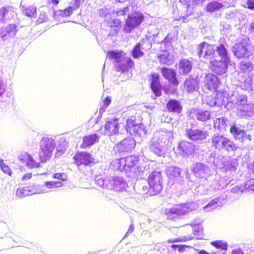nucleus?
Instances as JSON below:
<instances>
[{"mask_svg":"<svg viewBox=\"0 0 254 254\" xmlns=\"http://www.w3.org/2000/svg\"><path fill=\"white\" fill-rule=\"evenodd\" d=\"M196 52L201 61L210 62V69L212 72L219 75L226 72L230 62L218 60L212 45L205 42H202L197 46Z\"/></svg>","mask_w":254,"mask_h":254,"instance_id":"obj_1","label":"nucleus"},{"mask_svg":"<svg viewBox=\"0 0 254 254\" xmlns=\"http://www.w3.org/2000/svg\"><path fill=\"white\" fill-rule=\"evenodd\" d=\"M149 188L147 186L142 188L143 194L150 196L159 193L163 188V180L160 172L153 171L148 177Z\"/></svg>","mask_w":254,"mask_h":254,"instance_id":"obj_2","label":"nucleus"},{"mask_svg":"<svg viewBox=\"0 0 254 254\" xmlns=\"http://www.w3.org/2000/svg\"><path fill=\"white\" fill-rule=\"evenodd\" d=\"M39 159L42 163L46 162L52 156L56 146V142L53 138L46 136L42 138L39 142Z\"/></svg>","mask_w":254,"mask_h":254,"instance_id":"obj_3","label":"nucleus"},{"mask_svg":"<svg viewBox=\"0 0 254 254\" xmlns=\"http://www.w3.org/2000/svg\"><path fill=\"white\" fill-rule=\"evenodd\" d=\"M211 141L213 146L219 150H225L230 152L237 149V146L232 140L218 133L213 135Z\"/></svg>","mask_w":254,"mask_h":254,"instance_id":"obj_4","label":"nucleus"},{"mask_svg":"<svg viewBox=\"0 0 254 254\" xmlns=\"http://www.w3.org/2000/svg\"><path fill=\"white\" fill-rule=\"evenodd\" d=\"M73 163L80 170L82 167H91L95 164L92 155L87 151H77L73 156Z\"/></svg>","mask_w":254,"mask_h":254,"instance_id":"obj_5","label":"nucleus"},{"mask_svg":"<svg viewBox=\"0 0 254 254\" xmlns=\"http://www.w3.org/2000/svg\"><path fill=\"white\" fill-rule=\"evenodd\" d=\"M249 41V39L243 38L232 47V51L236 58H247L252 54V47Z\"/></svg>","mask_w":254,"mask_h":254,"instance_id":"obj_6","label":"nucleus"},{"mask_svg":"<svg viewBox=\"0 0 254 254\" xmlns=\"http://www.w3.org/2000/svg\"><path fill=\"white\" fill-rule=\"evenodd\" d=\"M144 19L143 14L137 11L128 15L125 20L123 31L126 33H130L135 27L140 25Z\"/></svg>","mask_w":254,"mask_h":254,"instance_id":"obj_7","label":"nucleus"},{"mask_svg":"<svg viewBox=\"0 0 254 254\" xmlns=\"http://www.w3.org/2000/svg\"><path fill=\"white\" fill-rule=\"evenodd\" d=\"M160 71L163 77L168 81L169 85L167 87H164L165 93H168L170 90H176L179 84V81L177 77V73L174 69L163 67Z\"/></svg>","mask_w":254,"mask_h":254,"instance_id":"obj_8","label":"nucleus"},{"mask_svg":"<svg viewBox=\"0 0 254 254\" xmlns=\"http://www.w3.org/2000/svg\"><path fill=\"white\" fill-rule=\"evenodd\" d=\"M189 211L188 208L185 204H181L171 208H165L162 210V213L166 216L167 219L175 220L179 216L184 215Z\"/></svg>","mask_w":254,"mask_h":254,"instance_id":"obj_9","label":"nucleus"},{"mask_svg":"<svg viewBox=\"0 0 254 254\" xmlns=\"http://www.w3.org/2000/svg\"><path fill=\"white\" fill-rule=\"evenodd\" d=\"M160 79V76L158 73L152 72L149 75L150 88L156 97H160L162 95L163 86Z\"/></svg>","mask_w":254,"mask_h":254,"instance_id":"obj_10","label":"nucleus"},{"mask_svg":"<svg viewBox=\"0 0 254 254\" xmlns=\"http://www.w3.org/2000/svg\"><path fill=\"white\" fill-rule=\"evenodd\" d=\"M143 125L137 123L136 118L131 116L126 120L125 128L127 132L131 135H135L140 134L143 130Z\"/></svg>","mask_w":254,"mask_h":254,"instance_id":"obj_11","label":"nucleus"},{"mask_svg":"<svg viewBox=\"0 0 254 254\" xmlns=\"http://www.w3.org/2000/svg\"><path fill=\"white\" fill-rule=\"evenodd\" d=\"M134 66L133 61L130 58L125 57L122 62L115 64L116 70L122 74L131 71Z\"/></svg>","mask_w":254,"mask_h":254,"instance_id":"obj_12","label":"nucleus"},{"mask_svg":"<svg viewBox=\"0 0 254 254\" xmlns=\"http://www.w3.org/2000/svg\"><path fill=\"white\" fill-rule=\"evenodd\" d=\"M135 145L134 139L130 137L124 138L117 144L114 148L118 152H128L134 149Z\"/></svg>","mask_w":254,"mask_h":254,"instance_id":"obj_13","label":"nucleus"},{"mask_svg":"<svg viewBox=\"0 0 254 254\" xmlns=\"http://www.w3.org/2000/svg\"><path fill=\"white\" fill-rule=\"evenodd\" d=\"M120 123L117 118L108 120L105 124L104 134L108 136L116 134L119 132Z\"/></svg>","mask_w":254,"mask_h":254,"instance_id":"obj_14","label":"nucleus"},{"mask_svg":"<svg viewBox=\"0 0 254 254\" xmlns=\"http://www.w3.org/2000/svg\"><path fill=\"white\" fill-rule=\"evenodd\" d=\"M19 160L23 163H25L27 167L30 169L38 168L40 163L35 161L33 157L26 151L21 152L18 155Z\"/></svg>","mask_w":254,"mask_h":254,"instance_id":"obj_15","label":"nucleus"},{"mask_svg":"<svg viewBox=\"0 0 254 254\" xmlns=\"http://www.w3.org/2000/svg\"><path fill=\"white\" fill-rule=\"evenodd\" d=\"M236 114L241 118L249 119L254 116V104L248 103L244 106H241L240 110H237Z\"/></svg>","mask_w":254,"mask_h":254,"instance_id":"obj_16","label":"nucleus"},{"mask_svg":"<svg viewBox=\"0 0 254 254\" xmlns=\"http://www.w3.org/2000/svg\"><path fill=\"white\" fill-rule=\"evenodd\" d=\"M203 221L202 218L197 219L196 221H194L191 223V229L193 231L194 237H191V242L197 240L202 239L204 236L203 227L201 224Z\"/></svg>","mask_w":254,"mask_h":254,"instance_id":"obj_17","label":"nucleus"},{"mask_svg":"<svg viewBox=\"0 0 254 254\" xmlns=\"http://www.w3.org/2000/svg\"><path fill=\"white\" fill-rule=\"evenodd\" d=\"M139 161V158L136 155H129L120 159V165L122 166L124 169L128 171L137 165Z\"/></svg>","mask_w":254,"mask_h":254,"instance_id":"obj_18","label":"nucleus"},{"mask_svg":"<svg viewBox=\"0 0 254 254\" xmlns=\"http://www.w3.org/2000/svg\"><path fill=\"white\" fill-rule=\"evenodd\" d=\"M226 198V196L224 194L215 197L206 205L203 206V209L206 212H209L218 206H221L225 203Z\"/></svg>","mask_w":254,"mask_h":254,"instance_id":"obj_19","label":"nucleus"},{"mask_svg":"<svg viewBox=\"0 0 254 254\" xmlns=\"http://www.w3.org/2000/svg\"><path fill=\"white\" fill-rule=\"evenodd\" d=\"M220 84V79L214 74L209 73L206 75L205 85L209 90L216 91Z\"/></svg>","mask_w":254,"mask_h":254,"instance_id":"obj_20","label":"nucleus"},{"mask_svg":"<svg viewBox=\"0 0 254 254\" xmlns=\"http://www.w3.org/2000/svg\"><path fill=\"white\" fill-rule=\"evenodd\" d=\"M191 115H192L191 118L196 119L202 122H206L211 118V113L203 109H191Z\"/></svg>","mask_w":254,"mask_h":254,"instance_id":"obj_21","label":"nucleus"},{"mask_svg":"<svg viewBox=\"0 0 254 254\" xmlns=\"http://www.w3.org/2000/svg\"><path fill=\"white\" fill-rule=\"evenodd\" d=\"M192 171L196 177L203 178L205 177V175L209 174L210 169L202 163H196Z\"/></svg>","mask_w":254,"mask_h":254,"instance_id":"obj_22","label":"nucleus"},{"mask_svg":"<svg viewBox=\"0 0 254 254\" xmlns=\"http://www.w3.org/2000/svg\"><path fill=\"white\" fill-rule=\"evenodd\" d=\"M99 137L98 135L94 133L83 137L82 142L80 144V147L82 149H85L90 147L95 142H98Z\"/></svg>","mask_w":254,"mask_h":254,"instance_id":"obj_23","label":"nucleus"},{"mask_svg":"<svg viewBox=\"0 0 254 254\" xmlns=\"http://www.w3.org/2000/svg\"><path fill=\"white\" fill-rule=\"evenodd\" d=\"M17 31L16 25L15 24H9L0 29V37L2 38L7 36L12 37L15 35Z\"/></svg>","mask_w":254,"mask_h":254,"instance_id":"obj_24","label":"nucleus"},{"mask_svg":"<svg viewBox=\"0 0 254 254\" xmlns=\"http://www.w3.org/2000/svg\"><path fill=\"white\" fill-rule=\"evenodd\" d=\"M191 126V140L201 141L206 138L208 132L204 129H192Z\"/></svg>","mask_w":254,"mask_h":254,"instance_id":"obj_25","label":"nucleus"},{"mask_svg":"<svg viewBox=\"0 0 254 254\" xmlns=\"http://www.w3.org/2000/svg\"><path fill=\"white\" fill-rule=\"evenodd\" d=\"M230 131L237 140L240 141L243 140L245 131L244 127H242L240 124H235L231 127Z\"/></svg>","mask_w":254,"mask_h":254,"instance_id":"obj_26","label":"nucleus"},{"mask_svg":"<svg viewBox=\"0 0 254 254\" xmlns=\"http://www.w3.org/2000/svg\"><path fill=\"white\" fill-rule=\"evenodd\" d=\"M166 109L169 112L180 114L182 110V106L178 101L170 100L166 104Z\"/></svg>","mask_w":254,"mask_h":254,"instance_id":"obj_27","label":"nucleus"},{"mask_svg":"<svg viewBox=\"0 0 254 254\" xmlns=\"http://www.w3.org/2000/svg\"><path fill=\"white\" fill-rule=\"evenodd\" d=\"M14 13L13 8L11 6H3L0 8V21L3 22L8 19L9 16H13Z\"/></svg>","mask_w":254,"mask_h":254,"instance_id":"obj_28","label":"nucleus"},{"mask_svg":"<svg viewBox=\"0 0 254 254\" xmlns=\"http://www.w3.org/2000/svg\"><path fill=\"white\" fill-rule=\"evenodd\" d=\"M215 50V54H217L219 56L218 58H221V60H223L224 61H229L230 62V58H229L228 55V51L225 46L223 44H220L216 47V50L214 49Z\"/></svg>","mask_w":254,"mask_h":254,"instance_id":"obj_29","label":"nucleus"},{"mask_svg":"<svg viewBox=\"0 0 254 254\" xmlns=\"http://www.w3.org/2000/svg\"><path fill=\"white\" fill-rule=\"evenodd\" d=\"M108 55L111 59L115 61L116 64L119 63L125 58L126 54L123 53L122 51H110L108 52Z\"/></svg>","mask_w":254,"mask_h":254,"instance_id":"obj_30","label":"nucleus"},{"mask_svg":"<svg viewBox=\"0 0 254 254\" xmlns=\"http://www.w3.org/2000/svg\"><path fill=\"white\" fill-rule=\"evenodd\" d=\"M228 123L227 119L224 117L217 118L214 121V127L220 131H223L226 130Z\"/></svg>","mask_w":254,"mask_h":254,"instance_id":"obj_31","label":"nucleus"},{"mask_svg":"<svg viewBox=\"0 0 254 254\" xmlns=\"http://www.w3.org/2000/svg\"><path fill=\"white\" fill-rule=\"evenodd\" d=\"M179 69L183 73L188 74L190 71V62L188 60H181L179 63Z\"/></svg>","mask_w":254,"mask_h":254,"instance_id":"obj_32","label":"nucleus"},{"mask_svg":"<svg viewBox=\"0 0 254 254\" xmlns=\"http://www.w3.org/2000/svg\"><path fill=\"white\" fill-rule=\"evenodd\" d=\"M160 63L163 64L169 65L171 64V60L170 54L168 52L164 51L158 56Z\"/></svg>","mask_w":254,"mask_h":254,"instance_id":"obj_33","label":"nucleus"},{"mask_svg":"<svg viewBox=\"0 0 254 254\" xmlns=\"http://www.w3.org/2000/svg\"><path fill=\"white\" fill-rule=\"evenodd\" d=\"M223 6V5L222 3L214 1L208 3L206 5V9L207 11L212 12L219 9Z\"/></svg>","mask_w":254,"mask_h":254,"instance_id":"obj_34","label":"nucleus"},{"mask_svg":"<svg viewBox=\"0 0 254 254\" xmlns=\"http://www.w3.org/2000/svg\"><path fill=\"white\" fill-rule=\"evenodd\" d=\"M210 244L216 249H221L222 251H226L228 249L227 243L222 240L212 241Z\"/></svg>","mask_w":254,"mask_h":254,"instance_id":"obj_35","label":"nucleus"},{"mask_svg":"<svg viewBox=\"0 0 254 254\" xmlns=\"http://www.w3.org/2000/svg\"><path fill=\"white\" fill-rule=\"evenodd\" d=\"M142 44L140 43H138L134 47L132 51V56L134 59L138 58L143 56L144 53L141 51Z\"/></svg>","mask_w":254,"mask_h":254,"instance_id":"obj_36","label":"nucleus"},{"mask_svg":"<svg viewBox=\"0 0 254 254\" xmlns=\"http://www.w3.org/2000/svg\"><path fill=\"white\" fill-rule=\"evenodd\" d=\"M216 101V106L221 107L228 101V98L224 97V94L222 92H218L215 96Z\"/></svg>","mask_w":254,"mask_h":254,"instance_id":"obj_37","label":"nucleus"},{"mask_svg":"<svg viewBox=\"0 0 254 254\" xmlns=\"http://www.w3.org/2000/svg\"><path fill=\"white\" fill-rule=\"evenodd\" d=\"M240 69L244 72L251 71L253 68V64L250 62L242 61L239 64Z\"/></svg>","mask_w":254,"mask_h":254,"instance_id":"obj_38","label":"nucleus"},{"mask_svg":"<svg viewBox=\"0 0 254 254\" xmlns=\"http://www.w3.org/2000/svg\"><path fill=\"white\" fill-rule=\"evenodd\" d=\"M239 165V161L237 159L233 158L227 162L226 167L231 171H235Z\"/></svg>","mask_w":254,"mask_h":254,"instance_id":"obj_39","label":"nucleus"},{"mask_svg":"<svg viewBox=\"0 0 254 254\" xmlns=\"http://www.w3.org/2000/svg\"><path fill=\"white\" fill-rule=\"evenodd\" d=\"M247 101V97L246 96L243 95H239L236 102V105L237 108V110H240L241 106H244L247 104L248 103Z\"/></svg>","mask_w":254,"mask_h":254,"instance_id":"obj_40","label":"nucleus"},{"mask_svg":"<svg viewBox=\"0 0 254 254\" xmlns=\"http://www.w3.org/2000/svg\"><path fill=\"white\" fill-rule=\"evenodd\" d=\"M190 146L189 142L182 141L179 144V150L183 153L186 154L189 151Z\"/></svg>","mask_w":254,"mask_h":254,"instance_id":"obj_41","label":"nucleus"},{"mask_svg":"<svg viewBox=\"0 0 254 254\" xmlns=\"http://www.w3.org/2000/svg\"><path fill=\"white\" fill-rule=\"evenodd\" d=\"M74 10H75L69 6L64 9L60 10L59 15L62 17H67L70 16L73 13Z\"/></svg>","mask_w":254,"mask_h":254,"instance_id":"obj_42","label":"nucleus"},{"mask_svg":"<svg viewBox=\"0 0 254 254\" xmlns=\"http://www.w3.org/2000/svg\"><path fill=\"white\" fill-rule=\"evenodd\" d=\"M25 15L28 17H35L36 15V8L34 6H29L24 9Z\"/></svg>","mask_w":254,"mask_h":254,"instance_id":"obj_43","label":"nucleus"},{"mask_svg":"<svg viewBox=\"0 0 254 254\" xmlns=\"http://www.w3.org/2000/svg\"><path fill=\"white\" fill-rule=\"evenodd\" d=\"M204 104H206L208 106L212 107L216 106V101L214 96H207L204 101L203 100Z\"/></svg>","mask_w":254,"mask_h":254,"instance_id":"obj_44","label":"nucleus"},{"mask_svg":"<svg viewBox=\"0 0 254 254\" xmlns=\"http://www.w3.org/2000/svg\"><path fill=\"white\" fill-rule=\"evenodd\" d=\"M45 186L48 189L55 188L57 187H61L63 184L60 181H48L45 183Z\"/></svg>","mask_w":254,"mask_h":254,"instance_id":"obj_45","label":"nucleus"},{"mask_svg":"<svg viewBox=\"0 0 254 254\" xmlns=\"http://www.w3.org/2000/svg\"><path fill=\"white\" fill-rule=\"evenodd\" d=\"M244 188V190H247L249 191L254 190V180L250 179L247 181L244 185H243Z\"/></svg>","mask_w":254,"mask_h":254,"instance_id":"obj_46","label":"nucleus"},{"mask_svg":"<svg viewBox=\"0 0 254 254\" xmlns=\"http://www.w3.org/2000/svg\"><path fill=\"white\" fill-rule=\"evenodd\" d=\"M252 81L250 78H246L244 82H242L241 84V88L245 90H250L252 88Z\"/></svg>","mask_w":254,"mask_h":254,"instance_id":"obj_47","label":"nucleus"},{"mask_svg":"<svg viewBox=\"0 0 254 254\" xmlns=\"http://www.w3.org/2000/svg\"><path fill=\"white\" fill-rule=\"evenodd\" d=\"M53 178L62 181H65L67 180L68 176L65 173H56L53 175Z\"/></svg>","mask_w":254,"mask_h":254,"instance_id":"obj_48","label":"nucleus"},{"mask_svg":"<svg viewBox=\"0 0 254 254\" xmlns=\"http://www.w3.org/2000/svg\"><path fill=\"white\" fill-rule=\"evenodd\" d=\"M16 194L17 197H23L29 195V193L25 188H19L17 189Z\"/></svg>","mask_w":254,"mask_h":254,"instance_id":"obj_49","label":"nucleus"},{"mask_svg":"<svg viewBox=\"0 0 254 254\" xmlns=\"http://www.w3.org/2000/svg\"><path fill=\"white\" fill-rule=\"evenodd\" d=\"M0 166L2 171L5 174L11 175L12 171L9 167L3 162L2 160H0Z\"/></svg>","mask_w":254,"mask_h":254,"instance_id":"obj_50","label":"nucleus"},{"mask_svg":"<svg viewBox=\"0 0 254 254\" xmlns=\"http://www.w3.org/2000/svg\"><path fill=\"white\" fill-rule=\"evenodd\" d=\"M121 24L122 21L118 18H114L109 22V25L111 28L120 26Z\"/></svg>","mask_w":254,"mask_h":254,"instance_id":"obj_51","label":"nucleus"},{"mask_svg":"<svg viewBox=\"0 0 254 254\" xmlns=\"http://www.w3.org/2000/svg\"><path fill=\"white\" fill-rule=\"evenodd\" d=\"M48 20V16L45 12H42L40 13L39 17L37 20L38 23H42L46 22Z\"/></svg>","mask_w":254,"mask_h":254,"instance_id":"obj_52","label":"nucleus"},{"mask_svg":"<svg viewBox=\"0 0 254 254\" xmlns=\"http://www.w3.org/2000/svg\"><path fill=\"white\" fill-rule=\"evenodd\" d=\"M243 185L240 186H236L231 189V192L233 193L241 194L245 191Z\"/></svg>","mask_w":254,"mask_h":254,"instance_id":"obj_53","label":"nucleus"},{"mask_svg":"<svg viewBox=\"0 0 254 254\" xmlns=\"http://www.w3.org/2000/svg\"><path fill=\"white\" fill-rule=\"evenodd\" d=\"M202 201L198 200L197 202H191V211L197 209L203 208Z\"/></svg>","mask_w":254,"mask_h":254,"instance_id":"obj_54","label":"nucleus"},{"mask_svg":"<svg viewBox=\"0 0 254 254\" xmlns=\"http://www.w3.org/2000/svg\"><path fill=\"white\" fill-rule=\"evenodd\" d=\"M171 247L174 249H177L179 252L182 253L185 250V248L189 247V246L186 245L173 244L171 246Z\"/></svg>","mask_w":254,"mask_h":254,"instance_id":"obj_55","label":"nucleus"},{"mask_svg":"<svg viewBox=\"0 0 254 254\" xmlns=\"http://www.w3.org/2000/svg\"><path fill=\"white\" fill-rule=\"evenodd\" d=\"M198 254H225V252L217 251L216 252H212L211 253H208L205 250H201L199 251Z\"/></svg>","mask_w":254,"mask_h":254,"instance_id":"obj_56","label":"nucleus"},{"mask_svg":"<svg viewBox=\"0 0 254 254\" xmlns=\"http://www.w3.org/2000/svg\"><path fill=\"white\" fill-rule=\"evenodd\" d=\"M246 4L248 9L254 10V0H247Z\"/></svg>","mask_w":254,"mask_h":254,"instance_id":"obj_57","label":"nucleus"},{"mask_svg":"<svg viewBox=\"0 0 254 254\" xmlns=\"http://www.w3.org/2000/svg\"><path fill=\"white\" fill-rule=\"evenodd\" d=\"M111 100L110 97H107L103 100L104 106L105 108H107L108 106L111 104Z\"/></svg>","mask_w":254,"mask_h":254,"instance_id":"obj_58","label":"nucleus"},{"mask_svg":"<svg viewBox=\"0 0 254 254\" xmlns=\"http://www.w3.org/2000/svg\"><path fill=\"white\" fill-rule=\"evenodd\" d=\"M125 184V181H123L122 180H120L119 179H115L114 180V187H117V186L119 184Z\"/></svg>","mask_w":254,"mask_h":254,"instance_id":"obj_59","label":"nucleus"},{"mask_svg":"<svg viewBox=\"0 0 254 254\" xmlns=\"http://www.w3.org/2000/svg\"><path fill=\"white\" fill-rule=\"evenodd\" d=\"M32 177V174L31 173H27L24 175L21 178L22 181H27L30 179Z\"/></svg>","mask_w":254,"mask_h":254,"instance_id":"obj_60","label":"nucleus"},{"mask_svg":"<svg viewBox=\"0 0 254 254\" xmlns=\"http://www.w3.org/2000/svg\"><path fill=\"white\" fill-rule=\"evenodd\" d=\"M247 139H248L250 141L251 140V139H252L251 136L250 134H248V135L247 134L246 131H244V137L243 138V140H241L240 141L244 142V141H245Z\"/></svg>","mask_w":254,"mask_h":254,"instance_id":"obj_61","label":"nucleus"},{"mask_svg":"<svg viewBox=\"0 0 254 254\" xmlns=\"http://www.w3.org/2000/svg\"><path fill=\"white\" fill-rule=\"evenodd\" d=\"M232 253V254H244L243 251L240 249L233 250Z\"/></svg>","mask_w":254,"mask_h":254,"instance_id":"obj_62","label":"nucleus"},{"mask_svg":"<svg viewBox=\"0 0 254 254\" xmlns=\"http://www.w3.org/2000/svg\"><path fill=\"white\" fill-rule=\"evenodd\" d=\"M59 2V0H50L48 1V3L49 4H53V5H57Z\"/></svg>","mask_w":254,"mask_h":254,"instance_id":"obj_63","label":"nucleus"},{"mask_svg":"<svg viewBox=\"0 0 254 254\" xmlns=\"http://www.w3.org/2000/svg\"><path fill=\"white\" fill-rule=\"evenodd\" d=\"M5 92L4 89L2 87V83L0 82V97H1Z\"/></svg>","mask_w":254,"mask_h":254,"instance_id":"obj_64","label":"nucleus"}]
</instances>
